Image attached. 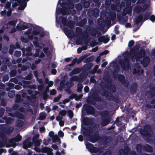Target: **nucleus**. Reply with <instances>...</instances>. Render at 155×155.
Returning a JSON list of instances; mask_svg holds the SVG:
<instances>
[{
	"label": "nucleus",
	"mask_w": 155,
	"mask_h": 155,
	"mask_svg": "<svg viewBox=\"0 0 155 155\" xmlns=\"http://www.w3.org/2000/svg\"><path fill=\"white\" fill-rule=\"evenodd\" d=\"M63 0H59L57 5V8L56 11V13L57 14L61 13L63 15H67L69 13V9L66 8V7L69 8H71L73 7V4L72 3L69 2L68 5L61 3V1Z\"/></svg>",
	"instance_id": "nucleus-1"
},
{
	"label": "nucleus",
	"mask_w": 155,
	"mask_h": 155,
	"mask_svg": "<svg viewBox=\"0 0 155 155\" xmlns=\"http://www.w3.org/2000/svg\"><path fill=\"white\" fill-rule=\"evenodd\" d=\"M89 94L90 95H89L87 101L90 104L94 105L97 102H101L102 100L101 97L99 95L98 90L91 91Z\"/></svg>",
	"instance_id": "nucleus-2"
},
{
	"label": "nucleus",
	"mask_w": 155,
	"mask_h": 155,
	"mask_svg": "<svg viewBox=\"0 0 155 155\" xmlns=\"http://www.w3.org/2000/svg\"><path fill=\"white\" fill-rule=\"evenodd\" d=\"M84 134L87 135L89 137L90 141L92 143L97 142L100 138L99 131L97 130H92L91 129H87L86 133H84Z\"/></svg>",
	"instance_id": "nucleus-3"
},
{
	"label": "nucleus",
	"mask_w": 155,
	"mask_h": 155,
	"mask_svg": "<svg viewBox=\"0 0 155 155\" xmlns=\"http://www.w3.org/2000/svg\"><path fill=\"white\" fill-rule=\"evenodd\" d=\"M137 48L131 50L130 57H131L133 58H135L136 61L138 62L140 61V59L145 55V52L143 50H141L138 53H137Z\"/></svg>",
	"instance_id": "nucleus-4"
},
{
	"label": "nucleus",
	"mask_w": 155,
	"mask_h": 155,
	"mask_svg": "<svg viewBox=\"0 0 155 155\" xmlns=\"http://www.w3.org/2000/svg\"><path fill=\"white\" fill-rule=\"evenodd\" d=\"M143 129H141L140 131V133L141 135L145 137H150L151 136V134L150 132L153 130L152 127L149 124L145 125Z\"/></svg>",
	"instance_id": "nucleus-5"
},
{
	"label": "nucleus",
	"mask_w": 155,
	"mask_h": 155,
	"mask_svg": "<svg viewBox=\"0 0 155 155\" xmlns=\"http://www.w3.org/2000/svg\"><path fill=\"white\" fill-rule=\"evenodd\" d=\"M82 111H85L88 115H91L95 116V109L94 107L89 104H85L83 105Z\"/></svg>",
	"instance_id": "nucleus-6"
},
{
	"label": "nucleus",
	"mask_w": 155,
	"mask_h": 155,
	"mask_svg": "<svg viewBox=\"0 0 155 155\" xmlns=\"http://www.w3.org/2000/svg\"><path fill=\"white\" fill-rule=\"evenodd\" d=\"M39 28H38L37 30H35L34 31L33 34H31L30 31H28L27 32V34L28 35L29 38L30 39H34L33 42L35 45L37 47H38L39 48H41L42 46L41 45L40 46V44L39 45L37 42L35 41L37 40V38L35 36L39 33V32L38 31L39 29Z\"/></svg>",
	"instance_id": "nucleus-7"
},
{
	"label": "nucleus",
	"mask_w": 155,
	"mask_h": 155,
	"mask_svg": "<svg viewBox=\"0 0 155 155\" xmlns=\"http://www.w3.org/2000/svg\"><path fill=\"white\" fill-rule=\"evenodd\" d=\"M29 0H13L15 2L13 3L12 6L13 7H15L18 5H19L20 6L18 7V9L19 10H23L26 6V2H28Z\"/></svg>",
	"instance_id": "nucleus-8"
},
{
	"label": "nucleus",
	"mask_w": 155,
	"mask_h": 155,
	"mask_svg": "<svg viewBox=\"0 0 155 155\" xmlns=\"http://www.w3.org/2000/svg\"><path fill=\"white\" fill-rule=\"evenodd\" d=\"M85 78V77H84L83 76H81L80 78H78V76L76 75L70 78V83L68 82L66 83V85L68 86L69 87H72L73 85V83L72 82V81H81L84 80Z\"/></svg>",
	"instance_id": "nucleus-9"
},
{
	"label": "nucleus",
	"mask_w": 155,
	"mask_h": 155,
	"mask_svg": "<svg viewBox=\"0 0 155 155\" xmlns=\"http://www.w3.org/2000/svg\"><path fill=\"white\" fill-rule=\"evenodd\" d=\"M87 148L91 153H96L99 151L98 148L94 146V145L92 143H89L87 145Z\"/></svg>",
	"instance_id": "nucleus-10"
},
{
	"label": "nucleus",
	"mask_w": 155,
	"mask_h": 155,
	"mask_svg": "<svg viewBox=\"0 0 155 155\" xmlns=\"http://www.w3.org/2000/svg\"><path fill=\"white\" fill-rule=\"evenodd\" d=\"M30 88L31 89H33L36 90L37 89L39 91H40L41 89L44 88ZM46 90L45 91L43 94V99L44 100H46L48 97V96L47 94V91H48L49 88H45Z\"/></svg>",
	"instance_id": "nucleus-11"
},
{
	"label": "nucleus",
	"mask_w": 155,
	"mask_h": 155,
	"mask_svg": "<svg viewBox=\"0 0 155 155\" xmlns=\"http://www.w3.org/2000/svg\"><path fill=\"white\" fill-rule=\"evenodd\" d=\"M140 64L139 63H137L136 65L135 66L134 69L133 70V73L134 74H140L142 73L143 71L140 68Z\"/></svg>",
	"instance_id": "nucleus-12"
},
{
	"label": "nucleus",
	"mask_w": 155,
	"mask_h": 155,
	"mask_svg": "<svg viewBox=\"0 0 155 155\" xmlns=\"http://www.w3.org/2000/svg\"><path fill=\"white\" fill-rule=\"evenodd\" d=\"M23 144V148L25 149H27L28 148L31 147L32 145V143L28 139L24 141Z\"/></svg>",
	"instance_id": "nucleus-13"
},
{
	"label": "nucleus",
	"mask_w": 155,
	"mask_h": 155,
	"mask_svg": "<svg viewBox=\"0 0 155 155\" xmlns=\"http://www.w3.org/2000/svg\"><path fill=\"white\" fill-rule=\"evenodd\" d=\"M111 119L110 117L108 116L106 118H103L101 124L102 126H104L108 124L111 121Z\"/></svg>",
	"instance_id": "nucleus-14"
},
{
	"label": "nucleus",
	"mask_w": 155,
	"mask_h": 155,
	"mask_svg": "<svg viewBox=\"0 0 155 155\" xmlns=\"http://www.w3.org/2000/svg\"><path fill=\"white\" fill-rule=\"evenodd\" d=\"M120 65L123 70L128 69L129 68V62L128 59H126L124 61L123 64L120 63Z\"/></svg>",
	"instance_id": "nucleus-15"
},
{
	"label": "nucleus",
	"mask_w": 155,
	"mask_h": 155,
	"mask_svg": "<svg viewBox=\"0 0 155 155\" xmlns=\"http://www.w3.org/2000/svg\"><path fill=\"white\" fill-rule=\"evenodd\" d=\"M150 61V59L149 57H145L142 61H140V62L144 67L147 66Z\"/></svg>",
	"instance_id": "nucleus-16"
},
{
	"label": "nucleus",
	"mask_w": 155,
	"mask_h": 155,
	"mask_svg": "<svg viewBox=\"0 0 155 155\" xmlns=\"http://www.w3.org/2000/svg\"><path fill=\"white\" fill-rule=\"evenodd\" d=\"M28 25L27 23L21 22L17 26L18 29L21 30L27 28Z\"/></svg>",
	"instance_id": "nucleus-17"
},
{
	"label": "nucleus",
	"mask_w": 155,
	"mask_h": 155,
	"mask_svg": "<svg viewBox=\"0 0 155 155\" xmlns=\"http://www.w3.org/2000/svg\"><path fill=\"white\" fill-rule=\"evenodd\" d=\"M100 91H99V94L100 93V94L102 96H105L107 95L109 91H106L104 88H98Z\"/></svg>",
	"instance_id": "nucleus-18"
},
{
	"label": "nucleus",
	"mask_w": 155,
	"mask_h": 155,
	"mask_svg": "<svg viewBox=\"0 0 155 155\" xmlns=\"http://www.w3.org/2000/svg\"><path fill=\"white\" fill-rule=\"evenodd\" d=\"M109 38L107 37L104 36H102L98 38V41L99 42H103L104 43H106L109 41Z\"/></svg>",
	"instance_id": "nucleus-19"
},
{
	"label": "nucleus",
	"mask_w": 155,
	"mask_h": 155,
	"mask_svg": "<svg viewBox=\"0 0 155 155\" xmlns=\"http://www.w3.org/2000/svg\"><path fill=\"white\" fill-rule=\"evenodd\" d=\"M143 149L146 151L149 152H152L153 149L152 147L148 144H146L143 147Z\"/></svg>",
	"instance_id": "nucleus-20"
},
{
	"label": "nucleus",
	"mask_w": 155,
	"mask_h": 155,
	"mask_svg": "<svg viewBox=\"0 0 155 155\" xmlns=\"http://www.w3.org/2000/svg\"><path fill=\"white\" fill-rule=\"evenodd\" d=\"M148 94L150 97L153 98L155 97V88H150Z\"/></svg>",
	"instance_id": "nucleus-21"
},
{
	"label": "nucleus",
	"mask_w": 155,
	"mask_h": 155,
	"mask_svg": "<svg viewBox=\"0 0 155 155\" xmlns=\"http://www.w3.org/2000/svg\"><path fill=\"white\" fill-rule=\"evenodd\" d=\"M2 118L5 120L6 123L8 124L12 123L14 120V119L11 117H7L5 116H4Z\"/></svg>",
	"instance_id": "nucleus-22"
},
{
	"label": "nucleus",
	"mask_w": 155,
	"mask_h": 155,
	"mask_svg": "<svg viewBox=\"0 0 155 155\" xmlns=\"http://www.w3.org/2000/svg\"><path fill=\"white\" fill-rule=\"evenodd\" d=\"M31 48H29L28 49H26L23 51V54L28 56L31 55Z\"/></svg>",
	"instance_id": "nucleus-23"
},
{
	"label": "nucleus",
	"mask_w": 155,
	"mask_h": 155,
	"mask_svg": "<svg viewBox=\"0 0 155 155\" xmlns=\"http://www.w3.org/2000/svg\"><path fill=\"white\" fill-rule=\"evenodd\" d=\"M21 136L19 134H18L15 137L13 138L12 140L15 142H18L20 141L21 140Z\"/></svg>",
	"instance_id": "nucleus-24"
},
{
	"label": "nucleus",
	"mask_w": 155,
	"mask_h": 155,
	"mask_svg": "<svg viewBox=\"0 0 155 155\" xmlns=\"http://www.w3.org/2000/svg\"><path fill=\"white\" fill-rule=\"evenodd\" d=\"M14 128L13 127H10L5 129V132L7 134H11L13 131Z\"/></svg>",
	"instance_id": "nucleus-25"
},
{
	"label": "nucleus",
	"mask_w": 155,
	"mask_h": 155,
	"mask_svg": "<svg viewBox=\"0 0 155 155\" xmlns=\"http://www.w3.org/2000/svg\"><path fill=\"white\" fill-rule=\"evenodd\" d=\"M143 147V146L141 144H137L136 146V149L137 152L139 153H140L142 152Z\"/></svg>",
	"instance_id": "nucleus-26"
},
{
	"label": "nucleus",
	"mask_w": 155,
	"mask_h": 155,
	"mask_svg": "<svg viewBox=\"0 0 155 155\" xmlns=\"http://www.w3.org/2000/svg\"><path fill=\"white\" fill-rule=\"evenodd\" d=\"M15 117L21 119H24V115L23 114L18 111H16L15 112Z\"/></svg>",
	"instance_id": "nucleus-27"
},
{
	"label": "nucleus",
	"mask_w": 155,
	"mask_h": 155,
	"mask_svg": "<svg viewBox=\"0 0 155 155\" xmlns=\"http://www.w3.org/2000/svg\"><path fill=\"white\" fill-rule=\"evenodd\" d=\"M111 141L110 137L109 138L108 137H106L105 138L104 141V144L108 145L110 144Z\"/></svg>",
	"instance_id": "nucleus-28"
},
{
	"label": "nucleus",
	"mask_w": 155,
	"mask_h": 155,
	"mask_svg": "<svg viewBox=\"0 0 155 155\" xmlns=\"http://www.w3.org/2000/svg\"><path fill=\"white\" fill-rule=\"evenodd\" d=\"M23 124V121L20 120H17L16 122V126L18 127H21Z\"/></svg>",
	"instance_id": "nucleus-29"
},
{
	"label": "nucleus",
	"mask_w": 155,
	"mask_h": 155,
	"mask_svg": "<svg viewBox=\"0 0 155 155\" xmlns=\"http://www.w3.org/2000/svg\"><path fill=\"white\" fill-rule=\"evenodd\" d=\"M111 101L117 104H119L120 102L119 97L118 96H114Z\"/></svg>",
	"instance_id": "nucleus-30"
},
{
	"label": "nucleus",
	"mask_w": 155,
	"mask_h": 155,
	"mask_svg": "<svg viewBox=\"0 0 155 155\" xmlns=\"http://www.w3.org/2000/svg\"><path fill=\"white\" fill-rule=\"evenodd\" d=\"M46 114L44 113H41L40 114L38 119L40 120H43L46 118Z\"/></svg>",
	"instance_id": "nucleus-31"
},
{
	"label": "nucleus",
	"mask_w": 155,
	"mask_h": 155,
	"mask_svg": "<svg viewBox=\"0 0 155 155\" xmlns=\"http://www.w3.org/2000/svg\"><path fill=\"white\" fill-rule=\"evenodd\" d=\"M45 83L48 85L49 87L52 86L53 84V82L52 81H49L48 78L45 79Z\"/></svg>",
	"instance_id": "nucleus-32"
},
{
	"label": "nucleus",
	"mask_w": 155,
	"mask_h": 155,
	"mask_svg": "<svg viewBox=\"0 0 155 155\" xmlns=\"http://www.w3.org/2000/svg\"><path fill=\"white\" fill-rule=\"evenodd\" d=\"M36 54H35L36 56H39L40 57H43L44 56V54L43 53H41L40 54L39 50L37 49L36 50Z\"/></svg>",
	"instance_id": "nucleus-33"
},
{
	"label": "nucleus",
	"mask_w": 155,
	"mask_h": 155,
	"mask_svg": "<svg viewBox=\"0 0 155 155\" xmlns=\"http://www.w3.org/2000/svg\"><path fill=\"white\" fill-rule=\"evenodd\" d=\"M80 71V69L79 68H76L74 69L72 71L70 74V75L71 76L73 74H75L78 73Z\"/></svg>",
	"instance_id": "nucleus-34"
},
{
	"label": "nucleus",
	"mask_w": 155,
	"mask_h": 155,
	"mask_svg": "<svg viewBox=\"0 0 155 155\" xmlns=\"http://www.w3.org/2000/svg\"><path fill=\"white\" fill-rule=\"evenodd\" d=\"M64 31L65 34L68 37L70 36L71 35L72 31L68 30L67 28L64 29Z\"/></svg>",
	"instance_id": "nucleus-35"
},
{
	"label": "nucleus",
	"mask_w": 155,
	"mask_h": 155,
	"mask_svg": "<svg viewBox=\"0 0 155 155\" xmlns=\"http://www.w3.org/2000/svg\"><path fill=\"white\" fill-rule=\"evenodd\" d=\"M50 150V148L48 147H42L41 150V152L43 153H46L48 151Z\"/></svg>",
	"instance_id": "nucleus-36"
},
{
	"label": "nucleus",
	"mask_w": 155,
	"mask_h": 155,
	"mask_svg": "<svg viewBox=\"0 0 155 155\" xmlns=\"http://www.w3.org/2000/svg\"><path fill=\"white\" fill-rule=\"evenodd\" d=\"M108 114V113L107 111H103L101 114V117L103 118H105L108 117L107 115Z\"/></svg>",
	"instance_id": "nucleus-37"
},
{
	"label": "nucleus",
	"mask_w": 155,
	"mask_h": 155,
	"mask_svg": "<svg viewBox=\"0 0 155 155\" xmlns=\"http://www.w3.org/2000/svg\"><path fill=\"white\" fill-rule=\"evenodd\" d=\"M60 138L56 134L52 138V141L53 143H55L57 142L59 139Z\"/></svg>",
	"instance_id": "nucleus-38"
},
{
	"label": "nucleus",
	"mask_w": 155,
	"mask_h": 155,
	"mask_svg": "<svg viewBox=\"0 0 155 155\" xmlns=\"http://www.w3.org/2000/svg\"><path fill=\"white\" fill-rule=\"evenodd\" d=\"M106 97L110 101H111L114 96L112 95L111 93L109 92V93L107 95H106Z\"/></svg>",
	"instance_id": "nucleus-39"
},
{
	"label": "nucleus",
	"mask_w": 155,
	"mask_h": 155,
	"mask_svg": "<svg viewBox=\"0 0 155 155\" xmlns=\"http://www.w3.org/2000/svg\"><path fill=\"white\" fill-rule=\"evenodd\" d=\"M62 95L61 94H59L58 96L55 97L53 100L54 102H58L59 100L61 98Z\"/></svg>",
	"instance_id": "nucleus-40"
},
{
	"label": "nucleus",
	"mask_w": 155,
	"mask_h": 155,
	"mask_svg": "<svg viewBox=\"0 0 155 155\" xmlns=\"http://www.w3.org/2000/svg\"><path fill=\"white\" fill-rule=\"evenodd\" d=\"M68 115L71 119L73 118L74 116L73 111L71 110H69L68 111Z\"/></svg>",
	"instance_id": "nucleus-41"
},
{
	"label": "nucleus",
	"mask_w": 155,
	"mask_h": 155,
	"mask_svg": "<svg viewBox=\"0 0 155 155\" xmlns=\"http://www.w3.org/2000/svg\"><path fill=\"white\" fill-rule=\"evenodd\" d=\"M118 79L122 83H124L125 80L124 77L122 75H120L118 76Z\"/></svg>",
	"instance_id": "nucleus-42"
},
{
	"label": "nucleus",
	"mask_w": 155,
	"mask_h": 155,
	"mask_svg": "<svg viewBox=\"0 0 155 155\" xmlns=\"http://www.w3.org/2000/svg\"><path fill=\"white\" fill-rule=\"evenodd\" d=\"M71 88H63V89L65 92L68 94H70L72 93V91L71 89Z\"/></svg>",
	"instance_id": "nucleus-43"
},
{
	"label": "nucleus",
	"mask_w": 155,
	"mask_h": 155,
	"mask_svg": "<svg viewBox=\"0 0 155 155\" xmlns=\"http://www.w3.org/2000/svg\"><path fill=\"white\" fill-rule=\"evenodd\" d=\"M67 114V111L64 110H61L59 113V115H61V116L63 117V116H65Z\"/></svg>",
	"instance_id": "nucleus-44"
},
{
	"label": "nucleus",
	"mask_w": 155,
	"mask_h": 155,
	"mask_svg": "<svg viewBox=\"0 0 155 155\" xmlns=\"http://www.w3.org/2000/svg\"><path fill=\"white\" fill-rule=\"evenodd\" d=\"M126 152L123 149H121L119 150L118 152V155H125Z\"/></svg>",
	"instance_id": "nucleus-45"
},
{
	"label": "nucleus",
	"mask_w": 155,
	"mask_h": 155,
	"mask_svg": "<svg viewBox=\"0 0 155 155\" xmlns=\"http://www.w3.org/2000/svg\"><path fill=\"white\" fill-rule=\"evenodd\" d=\"M130 91L131 94L135 93L137 90V88H130Z\"/></svg>",
	"instance_id": "nucleus-46"
},
{
	"label": "nucleus",
	"mask_w": 155,
	"mask_h": 155,
	"mask_svg": "<svg viewBox=\"0 0 155 155\" xmlns=\"http://www.w3.org/2000/svg\"><path fill=\"white\" fill-rule=\"evenodd\" d=\"M5 111L4 108H1L0 109V118H1L3 116Z\"/></svg>",
	"instance_id": "nucleus-47"
},
{
	"label": "nucleus",
	"mask_w": 155,
	"mask_h": 155,
	"mask_svg": "<svg viewBox=\"0 0 155 155\" xmlns=\"http://www.w3.org/2000/svg\"><path fill=\"white\" fill-rule=\"evenodd\" d=\"M8 96L10 98H13L15 96V92L14 91H11L9 92Z\"/></svg>",
	"instance_id": "nucleus-48"
},
{
	"label": "nucleus",
	"mask_w": 155,
	"mask_h": 155,
	"mask_svg": "<svg viewBox=\"0 0 155 155\" xmlns=\"http://www.w3.org/2000/svg\"><path fill=\"white\" fill-rule=\"evenodd\" d=\"M70 101V100L69 98H67L64 99L63 101L62 102H60L58 104H61L63 103L64 104H65L66 103Z\"/></svg>",
	"instance_id": "nucleus-49"
},
{
	"label": "nucleus",
	"mask_w": 155,
	"mask_h": 155,
	"mask_svg": "<svg viewBox=\"0 0 155 155\" xmlns=\"http://www.w3.org/2000/svg\"><path fill=\"white\" fill-rule=\"evenodd\" d=\"M19 107L18 104H14L12 107V109L14 110H18V108Z\"/></svg>",
	"instance_id": "nucleus-50"
},
{
	"label": "nucleus",
	"mask_w": 155,
	"mask_h": 155,
	"mask_svg": "<svg viewBox=\"0 0 155 155\" xmlns=\"http://www.w3.org/2000/svg\"><path fill=\"white\" fill-rule=\"evenodd\" d=\"M107 89L110 90L111 92L113 93H114L117 89V88H106Z\"/></svg>",
	"instance_id": "nucleus-51"
},
{
	"label": "nucleus",
	"mask_w": 155,
	"mask_h": 155,
	"mask_svg": "<svg viewBox=\"0 0 155 155\" xmlns=\"http://www.w3.org/2000/svg\"><path fill=\"white\" fill-rule=\"evenodd\" d=\"M16 101L17 102H19L21 99V97L19 94H18L16 96Z\"/></svg>",
	"instance_id": "nucleus-52"
},
{
	"label": "nucleus",
	"mask_w": 155,
	"mask_h": 155,
	"mask_svg": "<svg viewBox=\"0 0 155 155\" xmlns=\"http://www.w3.org/2000/svg\"><path fill=\"white\" fill-rule=\"evenodd\" d=\"M23 105L24 107H28L29 104V101L27 100H25L23 103Z\"/></svg>",
	"instance_id": "nucleus-53"
},
{
	"label": "nucleus",
	"mask_w": 155,
	"mask_h": 155,
	"mask_svg": "<svg viewBox=\"0 0 155 155\" xmlns=\"http://www.w3.org/2000/svg\"><path fill=\"white\" fill-rule=\"evenodd\" d=\"M56 91L54 89H53L51 91L50 94L51 95H54L56 94Z\"/></svg>",
	"instance_id": "nucleus-54"
},
{
	"label": "nucleus",
	"mask_w": 155,
	"mask_h": 155,
	"mask_svg": "<svg viewBox=\"0 0 155 155\" xmlns=\"http://www.w3.org/2000/svg\"><path fill=\"white\" fill-rule=\"evenodd\" d=\"M131 155H150L149 154H147L146 153H143L140 154H139L137 153H136L135 152H134L131 153Z\"/></svg>",
	"instance_id": "nucleus-55"
},
{
	"label": "nucleus",
	"mask_w": 155,
	"mask_h": 155,
	"mask_svg": "<svg viewBox=\"0 0 155 155\" xmlns=\"http://www.w3.org/2000/svg\"><path fill=\"white\" fill-rule=\"evenodd\" d=\"M39 134H36L32 138V141H34V140H36L39 137Z\"/></svg>",
	"instance_id": "nucleus-56"
},
{
	"label": "nucleus",
	"mask_w": 155,
	"mask_h": 155,
	"mask_svg": "<svg viewBox=\"0 0 155 155\" xmlns=\"http://www.w3.org/2000/svg\"><path fill=\"white\" fill-rule=\"evenodd\" d=\"M58 135L61 137H62L64 136V132L61 130H60L58 133Z\"/></svg>",
	"instance_id": "nucleus-57"
},
{
	"label": "nucleus",
	"mask_w": 155,
	"mask_h": 155,
	"mask_svg": "<svg viewBox=\"0 0 155 155\" xmlns=\"http://www.w3.org/2000/svg\"><path fill=\"white\" fill-rule=\"evenodd\" d=\"M142 20V17L141 16H140L137 18L136 20V22L137 23L141 22Z\"/></svg>",
	"instance_id": "nucleus-58"
},
{
	"label": "nucleus",
	"mask_w": 155,
	"mask_h": 155,
	"mask_svg": "<svg viewBox=\"0 0 155 155\" xmlns=\"http://www.w3.org/2000/svg\"><path fill=\"white\" fill-rule=\"evenodd\" d=\"M34 141H33L35 145L39 146L40 145V143L39 140H34Z\"/></svg>",
	"instance_id": "nucleus-59"
},
{
	"label": "nucleus",
	"mask_w": 155,
	"mask_h": 155,
	"mask_svg": "<svg viewBox=\"0 0 155 155\" xmlns=\"http://www.w3.org/2000/svg\"><path fill=\"white\" fill-rule=\"evenodd\" d=\"M21 54V52L19 51H16L15 53V55L17 57H19Z\"/></svg>",
	"instance_id": "nucleus-60"
},
{
	"label": "nucleus",
	"mask_w": 155,
	"mask_h": 155,
	"mask_svg": "<svg viewBox=\"0 0 155 155\" xmlns=\"http://www.w3.org/2000/svg\"><path fill=\"white\" fill-rule=\"evenodd\" d=\"M54 133L53 131H50L49 133V136L52 138L55 136Z\"/></svg>",
	"instance_id": "nucleus-61"
},
{
	"label": "nucleus",
	"mask_w": 155,
	"mask_h": 155,
	"mask_svg": "<svg viewBox=\"0 0 155 155\" xmlns=\"http://www.w3.org/2000/svg\"><path fill=\"white\" fill-rule=\"evenodd\" d=\"M63 119V117L62 116H58L56 117V119L58 121H61Z\"/></svg>",
	"instance_id": "nucleus-62"
},
{
	"label": "nucleus",
	"mask_w": 155,
	"mask_h": 155,
	"mask_svg": "<svg viewBox=\"0 0 155 155\" xmlns=\"http://www.w3.org/2000/svg\"><path fill=\"white\" fill-rule=\"evenodd\" d=\"M141 8L140 7L137 6L135 7V10L137 12L139 13L140 11Z\"/></svg>",
	"instance_id": "nucleus-63"
},
{
	"label": "nucleus",
	"mask_w": 155,
	"mask_h": 155,
	"mask_svg": "<svg viewBox=\"0 0 155 155\" xmlns=\"http://www.w3.org/2000/svg\"><path fill=\"white\" fill-rule=\"evenodd\" d=\"M47 155H53V154L52 152V150L50 148V150H48L47 152Z\"/></svg>",
	"instance_id": "nucleus-64"
}]
</instances>
